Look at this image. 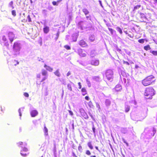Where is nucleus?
<instances>
[{"label":"nucleus","mask_w":157,"mask_h":157,"mask_svg":"<svg viewBox=\"0 0 157 157\" xmlns=\"http://www.w3.org/2000/svg\"><path fill=\"white\" fill-rule=\"evenodd\" d=\"M105 103L106 106H109L111 104V101L109 99H107L105 101Z\"/></svg>","instance_id":"2eb2a0df"},{"label":"nucleus","mask_w":157,"mask_h":157,"mask_svg":"<svg viewBox=\"0 0 157 157\" xmlns=\"http://www.w3.org/2000/svg\"><path fill=\"white\" fill-rule=\"evenodd\" d=\"M9 5L11 7L12 9H13L14 8V7L13 6V1H12L10 2L9 3Z\"/></svg>","instance_id":"2f4dec72"},{"label":"nucleus","mask_w":157,"mask_h":157,"mask_svg":"<svg viewBox=\"0 0 157 157\" xmlns=\"http://www.w3.org/2000/svg\"><path fill=\"white\" fill-rule=\"evenodd\" d=\"M85 99L86 100H89V97L88 96H86L85 97Z\"/></svg>","instance_id":"49530a36"},{"label":"nucleus","mask_w":157,"mask_h":157,"mask_svg":"<svg viewBox=\"0 0 157 157\" xmlns=\"http://www.w3.org/2000/svg\"><path fill=\"white\" fill-rule=\"evenodd\" d=\"M21 48L20 44L18 42H15L13 47V55L17 56L20 53Z\"/></svg>","instance_id":"7ed1b4c3"},{"label":"nucleus","mask_w":157,"mask_h":157,"mask_svg":"<svg viewBox=\"0 0 157 157\" xmlns=\"http://www.w3.org/2000/svg\"><path fill=\"white\" fill-rule=\"evenodd\" d=\"M150 52L154 55L157 56V51H151Z\"/></svg>","instance_id":"7c9ffc66"},{"label":"nucleus","mask_w":157,"mask_h":157,"mask_svg":"<svg viewBox=\"0 0 157 157\" xmlns=\"http://www.w3.org/2000/svg\"><path fill=\"white\" fill-rule=\"evenodd\" d=\"M11 13H12V14L13 16H16V11L15 10H12Z\"/></svg>","instance_id":"f704fd0d"},{"label":"nucleus","mask_w":157,"mask_h":157,"mask_svg":"<svg viewBox=\"0 0 157 157\" xmlns=\"http://www.w3.org/2000/svg\"><path fill=\"white\" fill-rule=\"evenodd\" d=\"M27 18L28 20V21L29 22H30L31 21V18H30V16L29 15H28L27 16Z\"/></svg>","instance_id":"a19ab883"},{"label":"nucleus","mask_w":157,"mask_h":157,"mask_svg":"<svg viewBox=\"0 0 157 157\" xmlns=\"http://www.w3.org/2000/svg\"><path fill=\"white\" fill-rule=\"evenodd\" d=\"M44 135L45 136H47L48 135V129L45 126H44Z\"/></svg>","instance_id":"a211bd4d"},{"label":"nucleus","mask_w":157,"mask_h":157,"mask_svg":"<svg viewBox=\"0 0 157 157\" xmlns=\"http://www.w3.org/2000/svg\"><path fill=\"white\" fill-rule=\"evenodd\" d=\"M144 49L146 51L150 50L151 49V48L150 47V46L149 44H147V45L144 46Z\"/></svg>","instance_id":"f3484780"},{"label":"nucleus","mask_w":157,"mask_h":157,"mask_svg":"<svg viewBox=\"0 0 157 157\" xmlns=\"http://www.w3.org/2000/svg\"><path fill=\"white\" fill-rule=\"evenodd\" d=\"M82 12L84 13L85 15L88 14L89 13V11L86 8H84L82 10Z\"/></svg>","instance_id":"dca6fc26"},{"label":"nucleus","mask_w":157,"mask_h":157,"mask_svg":"<svg viewBox=\"0 0 157 157\" xmlns=\"http://www.w3.org/2000/svg\"><path fill=\"white\" fill-rule=\"evenodd\" d=\"M130 109V107L129 105H126L125 107V112H128Z\"/></svg>","instance_id":"6ab92c4d"},{"label":"nucleus","mask_w":157,"mask_h":157,"mask_svg":"<svg viewBox=\"0 0 157 157\" xmlns=\"http://www.w3.org/2000/svg\"><path fill=\"white\" fill-rule=\"evenodd\" d=\"M52 3L53 6H58V5L57 2L55 1H53Z\"/></svg>","instance_id":"58836bf2"},{"label":"nucleus","mask_w":157,"mask_h":157,"mask_svg":"<svg viewBox=\"0 0 157 157\" xmlns=\"http://www.w3.org/2000/svg\"><path fill=\"white\" fill-rule=\"evenodd\" d=\"M90 17V15L89 16H87L86 17L87 19H89L90 20H91Z\"/></svg>","instance_id":"5fc2aeb1"},{"label":"nucleus","mask_w":157,"mask_h":157,"mask_svg":"<svg viewBox=\"0 0 157 157\" xmlns=\"http://www.w3.org/2000/svg\"><path fill=\"white\" fill-rule=\"evenodd\" d=\"M38 113L36 110H32L30 113L31 116L32 117H34L38 114Z\"/></svg>","instance_id":"9d476101"},{"label":"nucleus","mask_w":157,"mask_h":157,"mask_svg":"<svg viewBox=\"0 0 157 157\" xmlns=\"http://www.w3.org/2000/svg\"><path fill=\"white\" fill-rule=\"evenodd\" d=\"M0 44L2 45L6 46H8L9 45L8 40L5 36H3L2 37V39H0Z\"/></svg>","instance_id":"39448f33"},{"label":"nucleus","mask_w":157,"mask_h":157,"mask_svg":"<svg viewBox=\"0 0 157 157\" xmlns=\"http://www.w3.org/2000/svg\"><path fill=\"white\" fill-rule=\"evenodd\" d=\"M28 150L27 148L26 147H25L21 151H23V152H27L28 151Z\"/></svg>","instance_id":"79ce46f5"},{"label":"nucleus","mask_w":157,"mask_h":157,"mask_svg":"<svg viewBox=\"0 0 157 157\" xmlns=\"http://www.w3.org/2000/svg\"><path fill=\"white\" fill-rule=\"evenodd\" d=\"M113 74L112 70L108 69L105 72V77L108 80H112L113 78Z\"/></svg>","instance_id":"20e7f679"},{"label":"nucleus","mask_w":157,"mask_h":157,"mask_svg":"<svg viewBox=\"0 0 157 157\" xmlns=\"http://www.w3.org/2000/svg\"><path fill=\"white\" fill-rule=\"evenodd\" d=\"M141 7L140 5H137L134 7L133 10H135L136 9L140 8Z\"/></svg>","instance_id":"c756f323"},{"label":"nucleus","mask_w":157,"mask_h":157,"mask_svg":"<svg viewBox=\"0 0 157 157\" xmlns=\"http://www.w3.org/2000/svg\"><path fill=\"white\" fill-rule=\"evenodd\" d=\"M21 154L22 156L24 157L26 156L27 155L26 154L24 153L23 151H21Z\"/></svg>","instance_id":"c9c22d12"},{"label":"nucleus","mask_w":157,"mask_h":157,"mask_svg":"<svg viewBox=\"0 0 157 157\" xmlns=\"http://www.w3.org/2000/svg\"><path fill=\"white\" fill-rule=\"evenodd\" d=\"M92 130H93V132L94 133H95V128L94 127H92Z\"/></svg>","instance_id":"3c124183"},{"label":"nucleus","mask_w":157,"mask_h":157,"mask_svg":"<svg viewBox=\"0 0 157 157\" xmlns=\"http://www.w3.org/2000/svg\"><path fill=\"white\" fill-rule=\"evenodd\" d=\"M122 89V86L119 84L116 85L114 88V90L116 92L120 91Z\"/></svg>","instance_id":"9b49d317"},{"label":"nucleus","mask_w":157,"mask_h":157,"mask_svg":"<svg viewBox=\"0 0 157 157\" xmlns=\"http://www.w3.org/2000/svg\"><path fill=\"white\" fill-rule=\"evenodd\" d=\"M17 144L18 146H20L23 144V142H19Z\"/></svg>","instance_id":"c03bdc74"},{"label":"nucleus","mask_w":157,"mask_h":157,"mask_svg":"<svg viewBox=\"0 0 157 157\" xmlns=\"http://www.w3.org/2000/svg\"><path fill=\"white\" fill-rule=\"evenodd\" d=\"M56 36L55 37L54 39L56 41L57 40L59 36V32H58L56 35Z\"/></svg>","instance_id":"a878e982"},{"label":"nucleus","mask_w":157,"mask_h":157,"mask_svg":"<svg viewBox=\"0 0 157 157\" xmlns=\"http://www.w3.org/2000/svg\"><path fill=\"white\" fill-rule=\"evenodd\" d=\"M155 94V91L152 87H148L146 88L144 95L147 97V98L152 99V96Z\"/></svg>","instance_id":"f03ea898"},{"label":"nucleus","mask_w":157,"mask_h":157,"mask_svg":"<svg viewBox=\"0 0 157 157\" xmlns=\"http://www.w3.org/2000/svg\"><path fill=\"white\" fill-rule=\"evenodd\" d=\"M81 91L82 93V94L83 96H84L87 94V91L85 87H83L81 89Z\"/></svg>","instance_id":"f8f14e48"},{"label":"nucleus","mask_w":157,"mask_h":157,"mask_svg":"<svg viewBox=\"0 0 157 157\" xmlns=\"http://www.w3.org/2000/svg\"><path fill=\"white\" fill-rule=\"evenodd\" d=\"M49 27L48 26H45L43 28V31L45 33L47 34L49 31Z\"/></svg>","instance_id":"4468645a"},{"label":"nucleus","mask_w":157,"mask_h":157,"mask_svg":"<svg viewBox=\"0 0 157 157\" xmlns=\"http://www.w3.org/2000/svg\"><path fill=\"white\" fill-rule=\"evenodd\" d=\"M98 105V107H99V108H100V105Z\"/></svg>","instance_id":"680f3d73"},{"label":"nucleus","mask_w":157,"mask_h":157,"mask_svg":"<svg viewBox=\"0 0 157 157\" xmlns=\"http://www.w3.org/2000/svg\"><path fill=\"white\" fill-rule=\"evenodd\" d=\"M30 2H31V3H32V0H30Z\"/></svg>","instance_id":"052dcab7"},{"label":"nucleus","mask_w":157,"mask_h":157,"mask_svg":"<svg viewBox=\"0 0 157 157\" xmlns=\"http://www.w3.org/2000/svg\"><path fill=\"white\" fill-rule=\"evenodd\" d=\"M41 157H43V156H41Z\"/></svg>","instance_id":"69168bd1"},{"label":"nucleus","mask_w":157,"mask_h":157,"mask_svg":"<svg viewBox=\"0 0 157 157\" xmlns=\"http://www.w3.org/2000/svg\"><path fill=\"white\" fill-rule=\"evenodd\" d=\"M90 157H96L95 155H91L90 156Z\"/></svg>","instance_id":"bf43d9fd"},{"label":"nucleus","mask_w":157,"mask_h":157,"mask_svg":"<svg viewBox=\"0 0 157 157\" xmlns=\"http://www.w3.org/2000/svg\"><path fill=\"white\" fill-rule=\"evenodd\" d=\"M116 29L119 32L120 34H122V33L123 32H122V30L119 27H117Z\"/></svg>","instance_id":"b1692460"},{"label":"nucleus","mask_w":157,"mask_h":157,"mask_svg":"<svg viewBox=\"0 0 157 157\" xmlns=\"http://www.w3.org/2000/svg\"><path fill=\"white\" fill-rule=\"evenodd\" d=\"M41 73L43 76H46L47 75V71L44 69L42 70Z\"/></svg>","instance_id":"aec40b11"},{"label":"nucleus","mask_w":157,"mask_h":157,"mask_svg":"<svg viewBox=\"0 0 157 157\" xmlns=\"http://www.w3.org/2000/svg\"><path fill=\"white\" fill-rule=\"evenodd\" d=\"M155 81V77L152 75L148 76L142 81V84L144 86H147L153 84Z\"/></svg>","instance_id":"f257e3e1"},{"label":"nucleus","mask_w":157,"mask_h":157,"mask_svg":"<svg viewBox=\"0 0 157 157\" xmlns=\"http://www.w3.org/2000/svg\"><path fill=\"white\" fill-rule=\"evenodd\" d=\"M154 3L157 4V0H154Z\"/></svg>","instance_id":"4d7b16f0"},{"label":"nucleus","mask_w":157,"mask_h":157,"mask_svg":"<svg viewBox=\"0 0 157 157\" xmlns=\"http://www.w3.org/2000/svg\"><path fill=\"white\" fill-rule=\"evenodd\" d=\"M78 54L81 57H84L86 56V52L82 48H79L78 50Z\"/></svg>","instance_id":"423d86ee"},{"label":"nucleus","mask_w":157,"mask_h":157,"mask_svg":"<svg viewBox=\"0 0 157 157\" xmlns=\"http://www.w3.org/2000/svg\"><path fill=\"white\" fill-rule=\"evenodd\" d=\"M82 22V21H81L80 22Z\"/></svg>","instance_id":"0e129e2a"},{"label":"nucleus","mask_w":157,"mask_h":157,"mask_svg":"<svg viewBox=\"0 0 157 157\" xmlns=\"http://www.w3.org/2000/svg\"><path fill=\"white\" fill-rule=\"evenodd\" d=\"M78 149L79 151L81 150L82 149V147L81 146H79L78 147Z\"/></svg>","instance_id":"8fccbe9b"},{"label":"nucleus","mask_w":157,"mask_h":157,"mask_svg":"<svg viewBox=\"0 0 157 157\" xmlns=\"http://www.w3.org/2000/svg\"><path fill=\"white\" fill-rule=\"evenodd\" d=\"M18 111H19V113L20 116H21V109H19Z\"/></svg>","instance_id":"09e8293b"},{"label":"nucleus","mask_w":157,"mask_h":157,"mask_svg":"<svg viewBox=\"0 0 157 157\" xmlns=\"http://www.w3.org/2000/svg\"><path fill=\"white\" fill-rule=\"evenodd\" d=\"M140 16L141 18H146L145 15L143 13H140Z\"/></svg>","instance_id":"c85d7f7f"},{"label":"nucleus","mask_w":157,"mask_h":157,"mask_svg":"<svg viewBox=\"0 0 157 157\" xmlns=\"http://www.w3.org/2000/svg\"><path fill=\"white\" fill-rule=\"evenodd\" d=\"M79 45L82 47H86L88 46L87 43L83 39H82L79 41Z\"/></svg>","instance_id":"6e6552de"},{"label":"nucleus","mask_w":157,"mask_h":157,"mask_svg":"<svg viewBox=\"0 0 157 157\" xmlns=\"http://www.w3.org/2000/svg\"><path fill=\"white\" fill-rule=\"evenodd\" d=\"M54 74L57 76L59 77L60 76V74L58 70H56L54 72Z\"/></svg>","instance_id":"4be33fe9"},{"label":"nucleus","mask_w":157,"mask_h":157,"mask_svg":"<svg viewBox=\"0 0 157 157\" xmlns=\"http://www.w3.org/2000/svg\"><path fill=\"white\" fill-rule=\"evenodd\" d=\"M109 30L110 31L111 34L112 35H113V29L110 28H108Z\"/></svg>","instance_id":"e433bc0d"},{"label":"nucleus","mask_w":157,"mask_h":157,"mask_svg":"<svg viewBox=\"0 0 157 157\" xmlns=\"http://www.w3.org/2000/svg\"><path fill=\"white\" fill-rule=\"evenodd\" d=\"M47 77H44V78H43L41 80V82H43V81H44L46 79H47Z\"/></svg>","instance_id":"de8ad7c7"},{"label":"nucleus","mask_w":157,"mask_h":157,"mask_svg":"<svg viewBox=\"0 0 157 157\" xmlns=\"http://www.w3.org/2000/svg\"><path fill=\"white\" fill-rule=\"evenodd\" d=\"M95 148L96 149V150H98L99 151H100L99 150V149H98V147L95 146Z\"/></svg>","instance_id":"6e6d98bb"},{"label":"nucleus","mask_w":157,"mask_h":157,"mask_svg":"<svg viewBox=\"0 0 157 157\" xmlns=\"http://www.w3.org/2000/svg\"><path fill=\"white\" fill-rule=\"evenodd\" d=\"M89 40L93 42L95 38L92 36H91L89 38Z\"/></svg>","instance_id":"72a5a7b5"},{"label":"nucleus","mask_w":157,"mask_h":157,"mask_svg":"<svg viewBox=\"0 0 157 157\" xmlns=\"http://www.w3.org/2000/svg\"><path fill=\"white\" fill-rule=\"evenodd\" d=\"M67 88L70 91L72 90L71 85L70 84H68L67 85Z\"/></svg>","instance_id":"393cba45"},{"label":"nucleus","mask_w":157,"mask_h":157,"mask_svg":"<svg viewBox=\"0 0 157 157\" xmlns=\"http://www.w3.org/2000/svg\"><path fill=\"white\" fill-rule=\"evenodd\" d=\"M88 105L90 108H92L94 107L93 104L91 101H90L88 103Z\"/></svg>","instance_id":"412c9836"},{"label":"nucleus","mask_w":157,"mask_h":157,"mask_svg":"<svg viewBox=\"0 0 157 157\" xmlns=\"http://www.w3.org/2000/svg\"><path fill=\"white\" fill-rule=\"evenodd\" d=\"M62 1V0H58L56 2H59L61 1Z\"/></svg>","instance_id":"13d9d810"},{"label":"nucleus","mask_w":157,"mask_h":157,"mask_svg":"<svg viewBox=\"0 0 157 157\" xmlns=\"http://www.w3.org/2000/svg\"><path fill=\"white\" fill-rule=\"evenodd\" d=\"M41 77V75L40 74H39L37 75V77L38 78H40Z\"/></svg>","instance_id":"864d4df0"},{"label":"nucleus","mask_w":157,"mask_h":157,"mask_svg":"<svg viewBox=\"0 0 157 157\" xmlns=\"http://www.w3.org/2000/svg\"><path fill=\"white\" fill-rule=\"evenodd\" d=\"M90 63L92 65L98 66L99 64V61L97 59H93L91 60Z\"/></svg>","instance_id":"1a4fd4ad"},{"label":"nucleus","mask_w":157,"mask_h":157,"mask_svg":"<svg viewBox=\"0 0 157 157\" xmlns=\"http://www.w3.org/2000/svg\"><path fill=\"white\" fill-rule=\"evenodd\" d=\"M71 74V72L70 71H69L67 74V76H68L69 75Z\"/></svg>","instance_id":"603ef678"},{"label":"nucleus","mask_w":157,"mask_h":157,"mask_svg":"<svg viewBox=\"0 0 157 157\" xmlns=\"http://www.w3.org/2000/svg\"><path fill=\"white\" fill-rule=\"evenodd\" d=\"M24 96L27 98L29 97V94L26 92H25L24 93Z\"/></svg>","instance_id":"ea45409f"},{"label":"nucleus","mask_w":157,"mask_h":157,"mask_svg":"<svg viewBox=\"0 0 157 157\" xmlns=\"http://www.w3.org/2000/svg\"><path fill=\"white\" fill-rule=\"evenodd\" d=\"M64 47L67 50H70L71 48L68 45H64Z\"/></svg>","instance_id":"473e14b6"},{"label":"nucleus","mask_w":157,"mask_h":157,"mask_svg":"<svg viewBox=\"0 0 157 157\" xmlns=\"http://www.w3.org/2000/svg\"><path fill=\"white\" fill-rule=\"evenodd\" d=\"M123 63L126 64L127 65H129V63L127 61H123Z\"/></svg>","instance_id":"a18cd8bd"},{"label":"nucleus","mask_w":157,"mask_h":157,"mask_svg":"<svg viewBox=\"0 0 157 157\" xmlns=\"http://www.w3.org/2000/svg\"><path fill=\"white\" fill-rule=\"evenodd\" d=\"M86 154L87 155H91V152L90 151L87 150L86 152Z\"/></svg>","instance_id":"4c0bfd02"},{"label":"nucleus","mask_w":157,"mask_h":157,"mask_svg":"<svg viewBox=\"0 0 157 157\" xmlns=\"http://www.w3.org/2000/svg\"><path fill=\"white\" fill-rule=\"evenodd\" d=\"M145 39H141L138 40V42L140 43L143 44L144 42Z\"/></svg>","instance_id":"cd10ccee"},{"label":"nucleus","mask_w":157,"mask_h":157,"mask_svg":"<svg viewBox=\"0 0 157 157\" xmlns=\"http://www.w3.org/2000/svg\"><path fill=\"white\" fill-rule=\"evenodd\" d=\"M98 105V107H99V108H100V105Z\"/></svg>","instance_id":"e2e57ef3"},{"label":"nucleus","mask_w":157,"mask_h":157,"mask_svg":"<svg viewBox=\"0 0 157 157\" xmlns=\"http://www.w3.org/2000/svg\"><path fill=\"white\" fill-rule=\"evenodd\" d=\"M12 63L13 65L15 66H16L17 64H19V62L16 60H14L13 61Z\"/></svg>","instance_id":"bb28decb"},{"label":"nucleus","mask_w":157,"mask_h":157,"mask_svg":"<svg viewBox=\"0 0 157 157\" xmlns=\"http://www.w3.org/2000/svg\"><path fill=\"white\" fill-rule=\"evenodd\" d=\"M8 36L10 40V42L11 43H12L14 39L15 38V35L13 33L10 32L8 34Z\"/></svg>","instance_id":"0eeeda50"},{"label":"nucleus","mask_w":157,"mask_h":157,"mask_svg":"<svg viewBox=\"0 0 157 157\" xmlns=\"http://www.w3.org/2000/svg\"><path fill=\"white\" fill-rule=\"evenodd\" d=\"M87 145L90 149L92 150L93 149V147L92 145L91 142H88L87 143Z\"/></svg>","instance_id":"5701e85b"},{"label":"nucleus","mask_w":157,"mask_h":157,"mask_svg":"<svg viewBox=\"0 0 157 157\" xmlns=\"http://www.w3.org/2000/svg\"><path fill=\"white\" fill-rule=\"evenodd\" d=\"M78 86H79V87H78V88L79 89H81L82 88V86H81V83L80 82H78Z\"/></svg>","instance_id":"37998d69"},{"label":"nucleus","mask_w":157,"mask_h":157,"mask_svg":"<svg viewBox=\"0 0 157 157\" xmlns=\"http://www.w3.org/2000/svg\"><path fill=\"white\" fill-rule=\"evenodd\" d=\"M44 67L48 71H52L53 70V69L52 67L50 66H47L46 64H44Z\"/></svg>","instance_id":"ddd939ff"}]
</instances>
